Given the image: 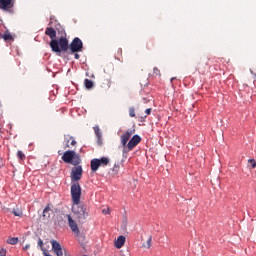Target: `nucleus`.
<instances>
[{
    "instance_id": "f257e3e1",
    "label": "nucleus",
    "mask_w": 256,
    "mask_h": 256,
    "mask_svg": "<svg viewBox=\"0 0 256 256\" xmlns=\"http://www.w3.org/2000/svg\"><path fill=\"white\" fill-rule=\"evenodd\" d=\"M45 35L50 37V48L53 51V53H67L69 51V40H67V37H60L57 38V31H55L51 27H47L45 30Z\"/></svg>"
},
{
    "instance_id": "f03ea898",
    "label": "nucleus",
    "mask_w": 256,
    "mask_h": 256,
    "mask_svg": "<svg viewBox=\"0 0 256 256\" xmlns=\"http://www.w3.org/2000/svg\"><path fill=\"white\" fill-rule=\"evenodd\" d=\"M62 161H64V163H68L70 165H74V167H77V165H81V156H79V154H77L73 150H68L64 152L62 156Z\"/></svg>"
},
{
    "instance_id": "7ed1b4c3",
    "label": "nucleus",
    "mask_w": 256,
    "mask_h": 256,
    "mask_svg": "<svg viewBox=\"0 0 256 256\" xmlns=\"http://www.w3.org/2000/svg\"><path fill=\"white\" fill-rule=\"evenodd\" d=\"M72 211L79 223L87 221V217H89V210L87 209V206L78 204L73 206Z\"/></svg>"
},
{
    "instance_id": "20e7f679",
    "label": "nucleus",
    "mask_w": 256,
    "mask_h": 256,
    "mask_svg": "<svg viewBox=\"0 0 256 256\" xmlns=\"http://www.w3.org/2000/svg\"><path fill=\"white\" fill-rule=\"evenodd\" d=\"M71 197L73 205H79L81 203V185L79 182H72Z\"/></svg>"
},
{
    "instance_id": "39448f33",
    "label": "nucleus",
    "mask_w": 256,
    "mask_h": 256,
    "mask_svg": "<svg viewBox=\"0 0 256 256\" xmlns=\"http://www.w3.org/2000/svg\"><path fill=\"white\" fill-rule=\"evenodd\" d=\"M109 162L110 160L108 157H102L100 159L94 158L90 163L91 171L95 173V171H98L99 167H107Z\"/></svg>"
},
{
    "instance_id": "423d86ee",
    "label": "nucleus",
    "mask_w": 256,
    "mask_h": 256,
    "mask_svg": "<svg viewBox=\"0 0 256 256\" xmlns=\"http://www.w3.org/2000/svg\"><path fill=\"white\" fill-rule=\"evenodd\" d=\"M68 51H70L71 55L73 53H81L83 51V41L76 37L72 40L70 44H68Z\"/></svg>"
},
{
    "instance_id": "0eeeda50",
    "label": "nucleus",
    "mask_w": 256,
    "mask_h": 256,
    "mask_svg": "<svg viewBox=\"0 0 256 256\" xmlns=\"http://www.w3.org/2000/svg\"><path fill=\"white\" fill-rule=\"evenodd\" d=\"M81 177H83V166L76 165L72 168L70 173L71 183H79L81 181Z\"/></svg>"
},
{
    "instance_id": "6e6552de",
    "label": "nucleus",
    "mask_w": 256,
    "mask_h": 256,
    "mask_svg": "<svg viewBox=\"0 0 256 256\" xmlns=\"http://www.w3.org/2000/svg\"><path fill=\"white\" fill-rule=\"evenodd\" d=\"M135 135V128L127 130L124 134L121 135V144L124 147V149H127V143H129V140L131 137Z\"/></svg>"
},
{
    "instance_id": "1a4fd4ad",
    "label": "nucleus",
    "mask_w": 256,
    "mask_h": 256,
    "mask_svg": "<svg viewBox=\"0 0 256 256\" xmlns=\"http://www.w3.org/2000/svg\"><path fill=\"white\" fill-rule=\"evenodd\" d=\"M141 143V136L134 135L128 142L125 151H133L138 144Z\"/></svg>"
},
{
    "instance_id": "9d476101",
    "label": "nucleus",
    "mask_w": 256,
    "mask_h": 256,
    "mask_svg": "<svg viewBox=\"0 0 256 256\" xmlns=\"http://www.w3.org/2000/svg\"><path fill=\"white\" fill-rule=\"evenodd\" d=\"M66 217L68 219V225H69L72 233L79 235V226H77V222H75V220H73V217H71V215H69V214H66Z\"/></svg>"
},
{
    "instance_id": "9b49d317",
    "label": "nucleus",
    "mask_w": 256,
    "mask_h": 256,
    "mask_svg": "<svg viewBox=\"0 0 256 256\" xmlns=\"http://www.w3.org/2000/svg\"><path fill=\"white\" fill-rule=\"evenodd\" d=\"M52 245V251L57 256H63V248L61 247V244L57 240H51L50 241Z\"/></svg>"
},
{
    "instance_id": "f8f14e48",
    "label": "nucleus",
    "mask_w": 256,
    "mask_h": 256,
    "mask_svg": "<svg viewBox=\"0 0 256 256\" xmlns=\"http://www.w3.org/2000/svg\"><path fill=\"white\" fill-rule=\"evenodd\" d=\"M15 5V0H0V9L3 11H9V9H13Z\"/></svg>"
},
{
    "instance_id": "ddd939ff",
    "label": "nucleus",
    "mask_w": 256,
    "mask_h": 256,
    "mask_svg": "<svg viewBox=\"0 0 256 256\" xmlns=\"http://www.w3.org/2000/svg\"><path fill=\"white\" fill-rule=\"evenodd\" d=\"M125 241H126L125 236H122V235L119 236L117 238V240L115 241L116 249H121V247H123V245H125Z\"/></svg>"
},
{
    "instance_id": "4468645a",
    "label": "nucleus",
    "mask_w": 256,
    "mask_h": 256,
    "mask_svg": "<svg viewBox=\"0 0 256 256\" xmlns=\"http://www.w3.org/2000/svg\"><path fill=\"white\" fill-rule=\"evenodd\" d=\"M51 211V204H48L45 208H44V210H43V217L44 218H50L51 217V214H48L49 212Z\"/></svg>"
},
{
    "instance_id": "2eb2a0df",
    "label": "nucleus",
    "mask_w": 256,
    "mask_h": 256,
    "mask_svg": "<svg viewBox=\"0 0 256 256\" xmlns=\"http://www.w3.org/2000/svg\"><path fill=\"white\" fill-rule=\"evenodd\" d=\"M151 241H153V236H149L148 240L142 244L144 249H151Z\"/></svg>"
},
{
    "instance_id": "dca6fc26",
    "label": "nucleus",
    "mask_w": 256,
    "mask_h": 256,
    "mask_svg": "<svg viewBox=\"0 0 256 256\" xmlns=\"http://www.w3.org/2000/svg\"><path fill=\"white\" fill-rule=\"evenodd\" d=\"M7 243L9 245H17V243H19V238H17V237H10V238H8Z\"/></svg>"
},
{
    "instance_id": "f3484780",
    "label": "nucleus",
    "mask_w": 256,
    "mask_h": 256,
    "mask_svg": "<svg viewBox=\"0 0 256 256\" xmlns=\"http://www.w3.org/2000/svg\"><path fill=\"white\" fill-rule=\"evenodd\" d=\"M2 38L4 39V41H11V40H13V36L9 32H5L2 35Z\"/></svg>"
},
{
    "instance_id": "a211bd4d",
    "label": "nucleus",
    "mask_w": 256,
    "mask_h": 256,
    "mask_svg": "<svg viewBox=\"0 0 256 256\" xmlns=\"http://www.w3.org/2000/svg\"><path fill=\"white\" fill-rule=\"evenodd\" d=\"M84 85H85L86 89H93V82L90 79H85Z\"/></svg>"
},
{
    "instance_id": "6ab92c4d",
    "label": "nucleus",
    "mask_w": 256,
    "mask_h": 256,
    "mask_svg": "<svg viewBox=\"0 0 256 256\" xmlns=\"http://www.w3.org/2000/svg\"><path fill=\"white\" fill-rule=\"evenodd\" d=\"M17 157L20 159V161H25V153H23V151L18 150Z\"/></svg>"
},
{
    "instance_id": "aec40b11",
    "label": "nucleus",
    "mask_w": 256,
    "mask_h": 256,
    "mask_svg": "<svg viewBox=\"0 0 256 256\" xmlns=\"http://www.w3.org/2000/svg\"><path fill=\"white\" fill-rule=\"evenodd\" d=\"M153 76L154 77H161V70H159V68H157V67H154Z\"/></svg>"
},
{
    "instance_id": "412c9836",
    "label": "nucleus",
    "mask_w": 256,
    "mask_h": 256,
    "mask_svg": "<svg viewBox=\"0 0 256 256\" xmlns=\"http://www.w3.org/2000/svg\"><path fill=\"white\" fill-rule=\"evenodd\" d=\"M13 215L15 217H23V212L21 210H13Z\"/></svg>"
},
{
    "instance_id": "4be33fe9",
    "label": "nucleus",
    "mask_w": 256,
    "mask_h": 256,
    "mask_svg": "<svg viewBox=\"0 0 256 256\" xmlns=\"http://www.w3.org/2000/svg\"><path fill=\"white\" fill-rule=\"evenodd\" d=\"M94 133L98 138H101V131L99 130V126L94 127Z\"/></svg>"
},
{
    "instance_id": "5701e85b",
    "label": "nucleus",
    "mask_w": 256,
    "mask_h": 256,
    "mask_svg": "<svg viewBox=\"0 0 256 256\" xmlns=\"http://www.w3.org/2000/svg\"><path fill=\"white\" fill-rule=\"evenodd\" d=\"M248 163H250L251 169H255V167H256V161H255V159H249V160H248Z\"/></svg>"
},
{
    "instance_id": "b1692460",
    "label": "nucleus",
    "mask_w": 256,
    "mask_h": 256,
    "mask_svg": "<svg viewBox=\"0 0 256 256\" xmlns=\"http://www.w3.org/2000/svg\"><path fill=\"white\" fill-rule=\"evenodd\" d=\"M129 116L130 117H135V107H130L129 108Z\"/></svg>"
},
{
    "instance_id": "393cba45",
    "label": "nucleus",
    "mask_w": 256,
    "mask_h": 256,
    "mask_svg": "<svg viewBox=\"0 0 256 256\" xmlns=\"http://www.w3.org/2000/svg\"><path fill=\"white\" fill-rule=\"evenodd\" d=\"M70 145L72 146V147H75V145H77V141L73 138V137H70Z\"/></svg>"
},
{
    "instance_id": "a878e982",
    "label": "nucleus",
    "mask_w": 256,
    "mask_h": 256,
    "mask_svg": "<svg viewBox=\"0 0 256 256\" xmlns=\"http://www.w3.org/2000/svg\"><path fill=\"white\" fill-rule=\"evenodd\" d=\"M102 213H103L104 215H109V213H111V210H109V208H104V209L102 210Z\"/></svg>"
},
{
    "instance_id": "bb28decb",
    "label": "nucleus",
    "mask_w": 256,
    "mask_h": 256,
    "mask_svg": "<svg viewBox=\"0 0 256 256\" xmlns=\"http://www.w3.org/2000/svg\"><path fill=\"white\" fill-rule=\"evenodd\" d=\"M38 246L41 247V249L45 252L46 250L43 249V240L39 239L38 240Z\"/></svg>"
},
{
    "instance_id": "cd10ccee",
    "label": "nucleus",
    "mask_w": 256,
    "mask_h": 256,
    "mask_svg": "<svg viewBox=\"0 0 256 256\" xmlns=\"http://www.w3.org/2000/svg\"><path fill=\"white\" fill-rule=\"evenodd\" d=\"M5 255H7V250L0 249V256H5Z\"/></svg>"
},
{
    "instance_id": "c85d7f7f",
    "label": "nucleus",
    "mask_w": 256,
    "mask_h": 256,
    "mask_svg": "<svg viewBox=\"0 0 256 256\" xmlns=\"http://www.w3.org/2000/svg\"><path fill=\"white\" fill-rule=\"evenodd\" d=\"M146 115H151V108L145 110Z\"/></svg>"
},
{
    "instance_id": "c756f323",
    "label": "nucleus",
    "mask_w": 256,
    "mask_h": 256,
    "mask_svg": "<svg viewBox=\"0 0 256 256\" xmlns=\"http://www.w3.org/2000/svg\"><path fill=\"white\" fill-rule=\"evenodd\" d=\"M113 171H119V165H114V167H113Z\"/></svg>"
},
{
    "instance_id": "7c9ffc66",
    "label": "nucleus",
    "mask_w": 256,
    "mask_h": 256,
    "mask_svg": "<svg viewBox=\"0 0 256 256\" xmlns=\"http://www.w3.org/2000/svg\"><path fill=\"white\" fill-rule=\"evenodd\" d=\"M79 57H80L79 54H78L77 52H75V53H74V58H75V59H79Z\"/></svg>"
},
{
    "instance_id": "2f4dec72",
    "label": "nucleus",
    "mask_w": 256,
    "mask_h": 256,
    "mask_svg": "<svg viewBox=\"0 0 256 256\" xmlns=\"http://www.w3.org/2000/svg\"><path fill=\"white\" fill-rule=\"evenodd\" d=\"M29 247H31V245L27 244L25 247H23L24 251H27V249H29Z\"/></svg>"
},
{
    "instance_id": "473e14b6",
    "label": "nucleus",
    "mask_w": 256,
    "mask_h": 256,
    "mask_svg": "<svg viewBox=\"0 0 256 256\" xmlns=\"http://www.w3.org/2000/svg\"><path fill=\"white\" fill-rule=\"evenodd\" d=\"M66 147H71V146L69 145V140L67 141Z\"/></svg>"
},
{
    "instance_id": "72a5a7b5",
    "label": "nucleus",
    "mask_w": 256,
    "mask_h": 256,
    "mask_svg": "<svg viewBox=\"0 0 256 256\" xmlns=\"http://www.w3.org/2000/svg\"><path fill=\"white\" fill-rule=\"evenodd\" d=\"M173 81H175V78H171V83H173Z\"/></svg>"
},
{
    "instance_id": "f704fd0d",
    "label": "nucleus",
    "mask_w": 256,
    "mask_h": 256,
    "mask_svg": "<svg viewBox=\"0 0 256 256\" xmlns=\"http://www.w3.org/2000/svg\"><path fill=\"white\" fill-rule=\"evenodd\" d=\"M58 154L61 155V151H58Z\"/></svg>"
}]
</instances>
